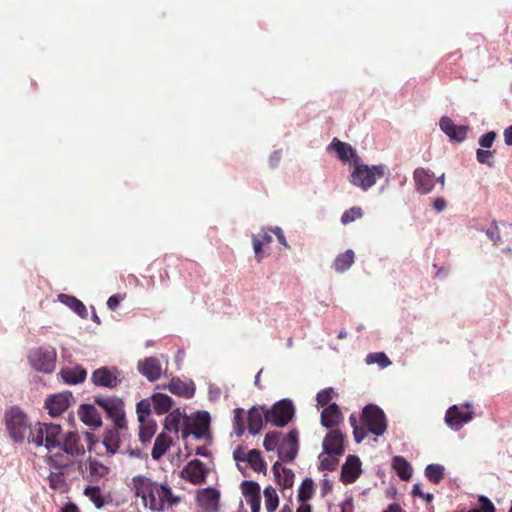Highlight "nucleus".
Here are the masks:
<instances>
[{
    "instance_id": "obj_9",
    "label": "nucleus",
    "mask_w": 512,
    "mask_h": 512,
    "mask_svg": "<svg viewBox=\"0 0 512 512\" xmlns=\"http://www.w3.org/2000/svg\"><path fill=\"white\" fill-rule=\"evenodd\" d=\"M167 358L164 355L160 357L150 356L141 359L137 363L138 372L145 377L148 381L154 382L161 378L162 374L166 372Z\"/></svg>"
},
{
    "instance_id": "obj_37",
    "label": "nucleus",
    "mask_w": 512,
    "mask_h": 512,
    "mask_svg": "<svg viewBox=\"0 0 512 512\" xmlns=\"http://www.w3.org/2000/svg\"><path fill=\"white\" fill-rule=\"evenodd\" d=\"M246 464H249L256 472L266 471V463L264 462L259 450L253 449L247 453L245 464L243 465L244 468L246 467Z\"/></svg>"
},
{
    "instance_id": "obj_3",
    "label": "nucleus",
    "mask_w": 512,
    "mask_h": 512,
    "mask_svg": "<svg viewBox=\"0 0 512 512\" xmlns=\"http://www.w3.org/2000/svg\"><path fill=\"white\" fill-rule=\"evenodd\" d=\"M62 428L58 424L37 422L33 425L28 444L51 451L61 445Z\"/></svg>"
},
{
    "instance_id": "obj_15",
    "label": "nucleus",
    "mask_w": 512,
    "mask_h": 512,
    "mask_svg": "<svg viewBox=\"0 0 512 512\" xmlns=\"http://www.w3.org/2000/svg\"><path fill=\"white\" fill-rule=\"evenodd\" d=\"M328 151H335L338 158L344 163H351L354 165L360 160L357 151L348 143L342 142L337 138H334L331 143L327 146Z\"/></svg>"
},
{
    "instance_id": "obj_1",
    "label": "nucleus",
    "mask_w": 512,
    "mask_h": 512,
    "mask_svg": "<svg viewBox=\"0 0 512 512\" xmlns=\"http://www.w3.org/2000/svg\"><path fill=\"white\" fill-rule=\"evenodd\" d=\"M132 484L136 496L141 497L144 506L152 511L164 512L180 501L167 484H159L145 476H134Z\"/></svg>"
},
{
    "instance_id": "obj_27",
    "label": "nucleus",
    "mask_w": 512,
    "mask_h": 512,
    "mask_svg": "<svg viewBox=\"0 0 512 512\" xmlns=\"http://www.w3.org/2000/svg\"><path fill=\"white\" fill-rule=\"evenodd\" d=\"M342 419V413L336 403H332L321 413V424L326 428L337 426Z\"/></svg>"
},
{
    "instance_id": "obj_49",
    "label": "nucleus",
    "mask_w": 512,
    "mask_h": 512,
    "mask_svg": "<svg viewBox=\"0 0 512 512\" xmlns=\"http://www.w3.org/2000/svg\"><path fill=\"white\" fill-rule=\"evenodd\" d=\"M477 161L481 164H486L489 167L494 166L493 152L490 150L478 149L476 152Z\"/></svg>"
},
{
    "instance_id": "obj_60",
    "label": "nucleus",
    "mask_w": 512,
    "mask_h": 512,
    "mask_svg": "<svg viewBox=\"0 0 512 512\" xmlns=\"http://www.w3.org/2000/svg\"><path fill=\"white\" fill-rule=\"evenodd\" d=\"M120 303V297L118 295H113L108 298L107 300V306L111 310H115Z\"/></svg>"
},
{
    "instance_id": "obj_26",
    "label": "nucleus",
    "mask_w": 512,
    "mask_h": 512,
    "mask_svg": "<svg viewBox=\"0 0 512 512\" xmlns=\"http://www.w3.org/2000/svg\"><path fill=\"white\" fill-rule=\"evenodd\" d=\"M78 415L81 421L92 428H97L101 425V416L97 409L90 404H83L80 406Z\"/></svg>"
},
{
    "instance_id": "obj_36",
    "label": "nucleus",
    "mask_w": 512,
    "mask_h": 512,
    "mask_svg": "<svg viewBox=\"0 0 512 512\" xmlns=\"http://www.w3.org/2000/svg\"><path fill=\"white\" fill-rule=\"evenodd\" d=\"M171 444V439L165 434H160L156 437L154 446L151 452V456L153 459H160L168 450Z\"/></svg>"
},
{
    "instance_id": "obj_10",
    "label": "nucleus",
    "mask_w": 512,
    "mask_h": 512,
    "mask_svg": "<svg viewBox=\"0 0 512 512\" xmlns=\"http://www.w3.org/2000/svg\"><path fill=\"white\" fill-rule=\"evenodd\" d=\"M210 415L206 411L197 412L193 421L182 430V437L185 439L193 435L196 439L205 438L208 435Z\"/></svg>"
},
{
    "instance_id": "obj_62",
    "label": "nucleus",
    "mask_w": 512,
    "mask_h": 512,
    "mask_svg": "<svg viewBox=\"0 0 512 512\" xmlns=\"http://www.w3.org/2000/svg\"><path fill=\"white\" fill-rule=\"evenodd\" d=\"M504 140L506 145L512 146V125L504 130Z\"/></svg>"
},
{
    "instance_id": "obj_44",
    "label": "nucleus",
    "mask_w": 512,
    "mask_h": 512,
    "mask_svg": "<svg viewBox=\"0 0 512 512\" xmlns=\"http://www.w3.org/2000/svg\"><path fill=\"white\" fill-rule=\"evenodd\" d=\"M153 406L152 401L148 399H143L137 403L136 411L138 415V421L144 422L145 420H149L151 407Z\"/></svg>"
},
{
    "instance_id": "obj_47",
    "label": "nucleus",
    "mask_w": 512,
    "mask_h": 512,
    "mask_svg": "<svg viewBox=\"0 0 512 512\" xmlns=\"http://www.w3.org/2000/svg\"><path fill=\"white\" fill-rule=\"evenodd\" d=\"M313 493V482L311 479H305L299 489L298 498L303 503L311 498Z\"/></svg>"
},
{
    "instance_id": "obj_29",
    "label": "nucleus",
    "mask_w": 512,
    "mask_h": 512,
    "mask_svg": "<svg viewBox=\"0 0 512 512\" xmlns=\"http://www.w3.org/2000/svg\"><path fill=\"white\" fill-rule=\"evenodd\" d=\"M169 390L176 395L190 398L194 395L195 388L192 382H184L179 378H173L168 386Z\"/></svg>"
},
{
    "instance_id": "obj_45",
    "label": "nucleus",
    "mask_w": 512,
    "mask_h": 512,
    "mask_svg": "<svg viewBox=\"0 0 512 512\" xmlns=\"http://www.w3.org/2000/svg\"><path fill=\"white\" fill-rule=\"evenodd\" d=\"M88 470L91 477L95 479L105 477L109 472L108 467H106L105 465L96 460H91L89 462Z\"/></svg>"
},
{
    "instance_id": "obj_16",
    "label": "nucleus",
    "mask_w": 512,
    "mask_h": 512,
    "mask_svg": "<svg viewBox=\"0 0 512 512\" xmlns=\"http://www.w3.org/2000/svg\"><path fill=\"white\" fill-rule=\"evenodd\" d=\"M298 448V433L291 430L279 445L278 456L282 461L290 462L296 457Z\"/></svg>"
},
{
    "instance_id": "obj_39",
    "label": "nucleus",
    "mask_w": 512,
    "mask_h": 512,
    "mask_svg": "<svg viewBox=\"0 0 512 512\" xmlns=\"http://www.w3.org/2000/svg\"><path fill=\"white\" fill-rule=\"evenodd\" d=\"M265 509L267 512H275L279 505V499L276 490L272 486L264 489Z\"/></svg>"
},
{
    "instance_id": "obj_53",
    "label": "nucleus",
    "mask_w": 512,
    "mask_h": 512,
    "mask_svg": "<svg viewBox=\"0 0 512 512\" xmlns=\"http://www.w3.org/2000/svg\"><path fill=\"white\" fill-rule=\"evenodd\" d=\"M263 446L267 451H273L274 449L279 447L278 434L275 432L267 433L263 441Z\"/></svg>"
},
{
    "instance_id": "obj_35",
    "label": "nucleus",
    "mask_w": 512,
    "mask_h": 512,
    "mask_svg": "<svg viewBox=\"0 0 512 512\" xmlns=\"http://www.w3.org/2000/svg\"><path fill=\"white\" fill-rule=\"evenodd\" d=\"M154 411L159 414L167 413L172 406V399L166 394L158 393L151 398Z\"/></svg>"
},
{
    "instance_id": "obj_56",
    "label": "nucleus",
    "mask_w": 512,
    "mask_h": 512,
    "mask_svg": "<svg viewBox=\"0 0 512 512\" xmlns=\"http://www.w3.org/2000/svg\"><path fill=\"white\" fill-rule=\"evenodd\" d=\"M486 235L493 242L494 245H498L501 241L500 234L498 233V227L494 223L490 228L486 230Z\"/></svg>"
},
{
    "instance_id": "obj_2",
    "label": "nucleus",
    "mask_w": 512,
    "mask_h": 512,
    "mask_svg": "<svg viewBox=\"0 0 512 512\" xmlns=\"http://www.w3.org/2000/svg\"><path fill=\"white\" fill-rule=\"evenodd\" d=\"M388 173L384 164L366 165L361 159L353 165L349 175V182L363 191H368L376 182Z\"/></svg>"
},
{
    "instance_id": "obj_24",
    "label": "nucleus",
    "mask_w": 512,
    "mask_h": 512,
    "mask_svg": "<svg viewBox=\"0 0 512 512\" xmlns=\"http://www.w3.org/2000/svg\"><path fill=\"white\" fill-rule=\"evenodd\" d=\"M270 228H262L260 232L252 235V244L255 254V259L259 263L264 258L262 247L272 241Z\"/></svg>"
},
{
    "instance_id": "obj_43",
    "label": "nucleus",
    "mask_w": 512,
    "mask_h": 512,
    "mask_svg": "<svg viewBox=\"0 0 512 512\" xmlns=\"http://www.w3.org/2000/svg\"><path fill=\"white\" fill-rule=\"evenodd\" d=\"M365 361L368 365L377 364L380 368H386L391 365L390 359L383 352L369 353Z\"/></svg>"
},
{
    "instance_id": "obj_21",
    "label": "nucleus",
    "mask_w": 512,
    "mask_h": 512,
    "mask_svg": "<svg viewBox=\"0 0 512 512\" xmlns=\"http://www.w3.org/2000/svg\"><path fill=\"white\" fill-rule=\"evenodd\" d=\"M344 438L339 430L330 431L323 440V451L334 455L344 453Z\"/></svg>"
},
{
    "instance_id": "obj_12",
    "label": "nucleus",
    "mask_w": 512,
    "mask_h": 512,
    "mask_svg": "<svg viewBox=\"0 0 512 512\" xmlns=\"http://www.w3.org/2000/svg\"><path fill=\"white\" fill-rule=\"evenodd\" d=\"M75 402L71 392H61L49 397L45 402L49 414L53 417L61 415L68 407Z\"/></svg>"
},
{
    "instance_id": "obj_8",
    "label": "nucleus",
    "mask_w": 512,
    "mask_h": 512,
    "mask_svg": "<svg viewBox=\"0 0 512 512\" xmlns=\"http://www.w3.org/2000/svg\"><path fill=\"white\" fill-rule=\"evenodd\" d=\"M362 419L368 428V432L381 436L387 429L385 414L381 408L374 404H369L362 411Z\"/></svg>"
},
{
    "instance_id": "obj_50",
    "label": "nucleus",
    "mask_w": 512,
    "mask_h": 512,
    "mask_svg": "<svg viewBox=\"0 0 512 512\" xmlns=\"http://www.w3.org/2000/svg\"><path fill=\"white\" fill-rule=\"evenodd\" d=\"M335 394L336 393L333 390V388H326L321 390L320 392H318L316 397L318 405H327L330 402V400L335 396Z\"/></svg>"
},
{
    "instance_id": "obj_58",
    "label": "nucleus",
    "mask_w": 512,
    "mask_h": 512,
    "mask_svg": "<svg viewBox=\"0 0 512 512\" xmlns=\"http://www.w3.org/2000/svg\"><path fill=\"white\" fill-rule=\"evenodd\" d=\"M480 501L483 503L482 508L480 510L481 512H495L494 505L489 499L481 497Z\"/></svg>"
},
{
    "instance_id": "obj_4",
    "label": "nucleus",
    "mask_w": 512,
    "mask_h": 512,
    "mask_svg": "<svg viewBox=\"0 0 512 512\" xmlns=\"http://www.w3.org/2000/svg\"><path fill=\"white\" fill-rule=\"evenodd\" d=\"M5 423L8 436L13 442L23 443L25 440L28 442L33 426L20 408L12 407L7 410Z\"/></svg>"
},
{
    "instance_id": "obj_46",
    "label": "nucleus",
    "mask_w": 512,
    "mask_h": 512,
    "mask_svg": "<svg viewBox=\"0 0 512 512\" xmlns=\"http://www.w3.org/2000/svg\"><path fill=\"white\" fill-rule=\"evenodd\" d=\"M182 416L179 412H172L165 418V428L169 431L178 432Z\"/></svg>"
},
{
    "instance_id": "obj_11",
    "label": "nucleus",
    "mask_w": 512,
    "mask_h": 512,
    "mask_svg": "<svg viewBox=\"0 0 512 512\" xmlns=\"http://www.w3.org/2000/svg\"><path fill=\"white\" fill-rule=\"evenodd\" d=\"M95 402L105 410L118 428L125 426L123 403L115 398H96Z\"/></svg>"
},
{
    "instance_id": "obj_33",
    "label": "nucleus",
    "mask_w": 512,
    "mask_h": 512,
    "mask_svg": "<svg viewBox=\"0 0 512 512\" xmlns=\"http://www.w3.org/2000/svg\"><path fill=\"white\" fill-rule=\"evenodd\" d=\"M58 300L64 305L71 308L76 314H78L81 318L87 317V309L85 305L75 298L74 296L60 294L58 295Z\"/></svg>"
},
{
    "instance_id": "obj_5",
    "label": "nucleus",
    "mask_w": 512,
    "mask_h": 512,
    "mask_svg": "<svg viewBox=\"0 0 512 512\" xmlns=\"http://www.w3.org/2000/svg\"><path fill=\"white\" fill-rule=\"evenodd\" d=\"M28 362L36 371L50 374L55 370L57 353L54 347H40L31 350Z\"/></svg>"
},
{
    "instance_id": "obj_51",
    "label": "nucleus",
    "mask_w": 512,
    "mask_h": 512,
    "mask_svg": "<svg viewBox=\"0 0 512 512\" xmlns=\"http://www.w3.org/2000/svg\"><path fill=\"white\" fill-rule=\"evenodd\" d=\"M48 480H49V486L54 490L63 488V486L65 484L64 475L59 472L51 473L48 477Z\"/></svg>"
},
{
    "instance_id": "obj_23",
    "label": "nucleus",
    "mask_w": 512,
    "mask_h": 512,
    "mask_svg": "<svg viewBox=\"0 0 512 512\" xmlns=\"http://www.w3.org/2000/svg\"><path fill=\"white\" fill-rule=\"evenodd\" d=\"M59 448L71 456H80L85 453V448L79 442V435L76 432H69L65 437L61 435Z\"/></svg>"
},
{
    "instance_id": "obj_61",
    "label": "nucleus",
    "mask_w": 512,
    "mask_h": 512,
    "mask_svg": "<svg viewBox=\"0 0 512 512\" xmlns=\"http://www.w3.org/2000/svg\"><path fill=\"white\" fill-rule=\"evenodd\" d=\"M243 415L244 410L241 408H236L234 410V425H238L239 423H243Z\"/></svg>"
},
{
    "instance_id": "obj_7",
    "label": "nucleus",
    "mask_w": 512,
    "mask_h": 512,
    "mask_svg": "<svg viewBox=\"0 0 512 512\" xmlns=\"http://www.w3.org/2000/svg\"><path fill=\"white\" fill-rule=\"evenodd\" d=\"M474 416L472 404L466 402L461 405L450 406L444 417L445 423L454 431L460 430L465 424L469 423Z\"/></svg>"
},
{
    "instance_id": "obj_40",
    "label": "nucleus",
    "mask_w": 512,
    "mask_h": 512,
    "mask_svg": "<svg viewBox=\"0 0 512 512\" xmlns=\"http://www.w3.org/2000/svg\"><path fill=\"white\" fill-rule=\"evenodd\" d=\"M444 466L440 464H429L425 468V476L433 483L438 484L444 477Z\"/></svg>"
},
{
    "instance_id": "obj_59",
    "label": "nucleus",
    "mask_w": 512,
    "mask_h": 512,
    "mask_svg": "<svg viewBox=\"0 0 512 512\" xmlns=\"http://www.w3.org/2000/svg\"><path fill=\"white\" fill-rule=\"evenodd\" d=\"M447 206V202L444 198L438 197L433 202V207L436 212L440 213L442 212Z\"/></svg>"
},
{
    "instance_id": "obj_55",
    "label": "nucleus",
    "mask_w": 512,
    "mask_h": 512,
    "mask_svg": "<svg viewBox=\"0 0 512 512\" xmlns=\"http://www.w3.org/2000/svg\"><path fill=\"white\" fill-rule=\"evenodd\" d=\"M495 138L496 133L493 131H489L480 137L479 145L483 148H490L493 145Z\"/></svg>"
},
{
    "instance_id": "obj_6",
    "label": "nucleus",
    "mask_w": 512,
    "mask_h": 512,
    "mask_svg": "<svg viewBox=\"0 0 512 512\" xmlns=\"http://www.w3.org/2000/svg\"><path fill=\"white\" fill-rule=\"evenodd\" d=\"M295 408L291 400L282 399L265 410V420L274 426L284 427L293 418Z\"/></svg>"
},
{
    "instance_id": "obj_57",
    "label": "nucleus",
    "mask_w": 512,
    "mask_h": 512,
    "mask_svg": "<svg viewBox=\"0 0 512 512\" xmlns=\"http://www.w3.org/2000/svg\"><path fill=\"white\" fill-rule=\"evenodd\" d=\"M271 229V232H273L275 234V236L277 237L278 241L285 247V248H289V244L284 236V233H283V230L280 228V227H274V228H270Z\"/></svg>"
},
{
    "instance_id": "obj_31",
    "label": "nucleus",
    "mask_w": 512,
    "mask_h": 512,
    "mask_svg": "<svg viewBox=\"0 0 512 512\" xmlns=\"http://www.w3.org/2000/svg\"><path fill=\"white\" fill-rule=\"evenodd\" d=\"M118 429V427H115L108 430L103 439V444L110 454L120 452V433ZM121 453L123 452L121 451Z\"/></svg>"
},
{
    "instance_id": "obj_20",
    "label": "nucleus",
    "mask_w": 512,
    "mask_h": 512,
    "mask_svg": "<svg viewBox=\"0 0 512 512\" xmlns=\"http://www.w3.org/2000/svg\"><path fill=\"white\" fill-rule=\"evenodd\" d=\"M361 473V462L357 456L349 455L342 466L341 481L347 484L353 483Z\"/></svg>"
},
{
    "instance_id": "obj_17",
    "label": "nucleus",
    "mask_w": 512,
    "mask_h": 512,
    "mask_svg": "<svg viewBox=\"0 0 512 512\" xmlns=\"http://www.w3.org/2000/svg\"><path fill=\"white\" fill-rule=\"evenodd\" d=\"M119 372L116 369H109L106 367H101L96 369L92 373L91 380L94 385L106 387V388H114L119 383Z\"/></svg>"
},
{
    "instance_id": "obj_32",
    "label": "nucleus",
    "mask_w": 512,
    "mask_h": 512,
    "mask_svg": "<svg viewBox=\"0 0 512 512\" xmlns=\"http://www.w3.org/2000/svg\"><path fill=\"white\" fill-rule=\"evenodd\" d=\"M392 467L401 480L407 481L412 476V467L410 463L401 456H395L392 459Z\"/></svg>"
},
{
    "instance_id": "obj_42",
    "label": "nucleus",
    "mask_w": 512,
    "mask_h": 512,
    "mask_svg": "<svg viewBox=\"0 0 512 512\" xmlns=\"http://www.w3.org/2000/svg\"><path fill=\"white\" fill-rule=\"evenodd\" d=\"M84 495L93 502L96 508H102L104 506V498L102 492L97 486H88L84 490Z\"/></svg>"
},
{
    "instance_id": "obj_54",
    "label": "nucleus",
    "mask_w": 512,
    "mask_h": 512,
    "mask_svg": "<svg viewBox=\"0 0 512 512\" xmlns=\"http://www.w3.org/2000/svg\"><path fill=\"white\" fill-rule=\"evenodd\" d=\"M246 455H247V453H245V451L242 447H237L233 451V458L236 461L237 467L240 470H242L244 468L243 465L245 464Z\"/></svg>"
},
{
    "instance_id": "obj_22",
    "label": "nucleus",
    "mask_w": 512,
    "mask_h": 512,
    "mask_svg": "<svg viewBox=\"0 0 512 512\" xmlns=\"http://www.w3.org/2000/svg\"><path fill=\"white\" fill-rule=\"evenodd\" d=\"M220 493L215 488H205L198 491L196 499L198 504L206 511H214L218 506Z\"/></svg>"
},
{
    "instance_id": "obj_48",
    "label": "nucleus",
    "mask_w": 512,
    "mask_h": 512,
    "mask_svg": "<svg viewBox=\"0 0 512 512\" xmlns=\"http://www.w3.org/2000/svg\"><path fill=\"white\" fill-rule=\"evenodd\" d=\"M362 217V209L360 207H352L346 210L341 216V222L348 224Z\"/></svg>"
},
{
    "instance_id": "obj_38",
    "label": "nucleus",
    "mask_w": 512,
    "mask_h": 512,
    "mask_svg": "<svg viewBox=\"0 0 512 512\" xmlns=\"http://www.w3.org/2000/svg\"><path fill=\"white\" fill-rule=\"evenodd\" d=\"M339 456L340 455H334L332 453H327V452L323 451L319 455V461H320L319 468L322 470H327V471L335 470L339 464Z\"/></svg>"
},
{
    "instance_id": "obj_30",
    "label": "nucleus",
    "mask_w": 512,
    "mask_h": 512,
    "mask_svg": "<svg viewBox=\"0 0 512 512\" xmlns=\"http://www.w3.org/2000/svg\"><path fill=\"white\" fill-rule=\"evenodd\" d=\"M263 416L265 417V411L261 408L253 407L248 413V430L250 434L256 435L260 432L263 426Z\"/></svg>"
},
{
    "instance_id": "obj_28",
    "label": "nucleus",
    "mask_w": 512,
    "mask_h": 512,
    "mask_svg": "<svg viewBox=\"0 0 512 512\" xmlns=\"http://www.w3.org/2000/svg\"><path fill=\"white\" fill-rule=\"evenodd\" d=\"M272 471L278 484L282 486V488L286 489L292 487L294 478L292 470L283 467L282 464L277 461L274 463Z\"/></svg>"
},
{
    "instance_id": "obj_63",
    "label": "nucleus",
    "mask_w": 512,
    "mask_h": 512,
    "mask_svg": "<svg viewBox=\"0 0 512 512\" xmlns=\"http://www.w3.org/2000/svg\"><path fill=\"white\" fill-rule=\"evenodd\" d=\"M281 158V154L279 151H275L272 153V155L270 156V163L272 166H275L278 164L279 160Z\"/></svg>"
},
{
    "instance_id": "obj_18",
    "label": "nucleus",
    "mask_w": 512,
    "mask_h": 512,
    "mask_svg": "<svg viewBox=\"0 0 512 512\" xmlns=\"http://www.w3.org/2000/svg\"><path fill=\"white\" fill-rule=\"evenodd\" d=\"M441 130L449 137L450 140L462 142L465 140L468 127L465 125H455L452 119L444 116L440 119Z\"/></svg>"
},
{
    "instance_id": "obj_52",
    "label": "nucleus",
    "mask_w": 512,
    "mask_h": 512,
    "mask_svg": "<svg viewBox=\"0 0 512 512\" xmlns=\"http://www.w3.org/2000/svg\"><path fill=\"white\" fill-rule=\"evenodd\" d=\"M349 421L353 427V435H354L355 441L357 443L362 442L367 435V431L365 430V428L358 427L356 425V418L353 415L350 416Z\"/></svg>"
},
{
    "instance_id": "obj_14",
    "label": "nucleus",
    "mask_w": 512,
    "mask_h": 512,
    "mask_svg": "<svg viewBox=\"0 0 512 512\" xmlns=\"http://www.w3.org/2000/svg\"><path fill=\"white\" fill-rule=\"evenodd\" d=\"M415 189L422 195L429 194L435 187L434 173L425 168H416L413 172Z\"/></svg>"
},
{
    "instance_id": "obj_64",
    "label": "nucleus",
    "mask_w": 512,
    "mask_h": 512,
    "mask_svg": "<svg viewBox=\"0 0 512 512\" xmlns=\"http://www.w3.org/2000/svg\"><path fill=\"white\" fill-rule=\"evenodd\" d=\"M384 512H404V511L402 510L400 505H398V504H391V505H389L388 509L385 510Z\"/></svg>"
},
{
    "instance_id": "obj_25",
    "label": "nucleus",
    "mask_w": 512,
    "mask_h": 512,
    "mask_svg": "<svg viewBox=\"0 0 512 512\" xmlns=\"http://www.w3.org/2000/svg\"><path fill=\"white\" fill-rule=\"evenodd\" d=\"M60 376L65 383L76 385L86 379L87 372L83 367L75 365L61 369Z\"/></svg>"
},
{
    "instance_id": "obj_19",
    "label": "nucleus",
    "mask_w": 512,
    "mask_h": 512,
    "mask_svg": "<svg viewBox=\"0 0 512 512\" xmlns=\"http://www.w3.org/2000/svg\"><path fill=\"white\" fill-rule=\"evenodd\" d=\"M242 494L251 507V512H260V486L254 481H243L241 483Z\"/></svg>"
},
{
    "instance_id": "obj_41",
    "label": "nucleus",
    "mask_w": 512,
    "mask_h": 512,
    "mask_svg": "<svg viewBox=\"0 0 512 512\" xmlns=\"http://www.w3.org/2000/svg\"><path fill=\"white\" fill-rule=\"evenodd\" d=\"M156 431V424L150 420L140 422L139 439L142 443L149 442Z\"/></svg>"
},
{
    "instance_id": "obj_34",
    "label": "nucleus",
    "mask_w": 512,
    "mask_h": 512,
    "mask_svg": "<svg viewBox=\"0 0 512 512\" xmlns=\"http://www.w3.org/2000/svg\"><path fill=\"white\" fill-rule=\"evenodd\" d=\"M354 256L353 250H346L336 257L333 262V268L339 273L347 271L354 263Z\"/></svg>"
},
{
    "instance_id": "obj_13",
    "label": "nucleus",
    "mask_w": 512,
    "mask_h": 512,
    "mask_svg": "<svg viewBox=\"0 0 512 512\" xmlns=\"http://www.w3.org/2000/svg\"><path fill=\"white\" fill-rule=\"evenodd\" d=\"M209 470L200 460L190 461L181 471V477L192 484L198 485L205 482Z\"/></svg>"
}]
</instances>
